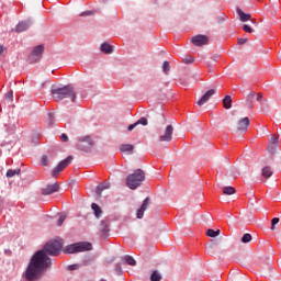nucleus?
Wrapping results in <instances>:
<instances>
[{
    "label": "nucleus",
    "mask_w": 281,
    "mask_h": 281,
    "mask_svg": "<svg viewBox=\"0 0 281 281\" xmlns=\"http://www.w3.org/2000/svg\"><path fill=\"white\" fill-rule=\"evenodd\" d=\"M49 267H52V258L45 251L38 250L36 252V280H41Z\"/></svg>",
    "instance_id": "obj_1"
},
{
    "label": "nucleus",
    "mask_w": 281,
    "mask_h": 281,
    "mask_svg": "<svg viewBox=\"0 0 281 281\" xmlns=\"http://www.w3.org/2000/svg\"><path fill=\"white\" fill-rule=\"evenodd\" d=\"M50 93L55 102H60L65 98H70L71 102H76V91L71 86H64L61 88H52Z\"/></svg>",
    "instance_id": "obj_2"
},
{
    "label": "nucleus",
    "mask_w": 281,
    "mask_h": 281,
    "mask_svg": "<svg viewBox=\"0 0 281 281\" xmlns=\"http://www.w3.org/2000/svg\"><path fill=\"white\" fill-rule=\"evenodd\" d=\"M146 179V173L142 169H136L126 178V186L130 190H137Z\"/></svg>",
    "instance_id": "obj_3"
},
{
    "label": "nucleus",
    "mask_w": 281,
    "mask_h": 281,
    "mask_svg": "<svg viewBox=\"0 0 281 281\" xmlns=\"http://www.w3.org/2000/svg\"><path fill=\"white\" fill-rule=\"evenodd\" d=\"M47 256H58L63 251V240L52 239L46 243L42 249Z\"/></svg>",
    "instance_id": "obj_4"
},
{
    "label": "nucleus",
    "mask_w": 281,
    "mask_h": 281,
    "mask_svg": "<svg viewBox=\"0 0 281 281\" xmlns=\"http://www.w3.org/2000/svg\"><path fill=\"white\" fill-rule=\"evenodd\" d=\"M93 249V245L89 241H79L72 245H68L65 248V254H80L82 251H91Z\"/></svg>",
    "instance_id": "obj_5"
},
{
    "label": "nucleus",
    "mask_w": 281,
    "mask_h": 281,
    "mask_svg": "<svg viewBox=\"0 0 281 281\" xmlns=\"http://www.w3.org/2000/svg\"><path fill=\"white\" fill-rule=\"evenodd\" d=\"M24 277L27 281L36 280V252L33 254L31 262L24 273Z\"/></svg>",
    "instance_id": "obj_6"
},
{
    "label": "nucleus",
    "mask_w": 281,
    "mask_h": 281,
    "mask_svg": "<svg viewBox=\"0 0 281 281\" xmlns=\"http://www.w3.org/2000/svg\"><path fill=\"white\" fill-rule=\"evenodd\" d=\"M74 161V156H68L66 159L61 160L53 170H52V177L56 179L67 166H69Z\"/></svg>",
    "instance_id": "obj_7"
},
{
    "label": "nucleus",
    "mask_w": 281,
    "mask_h": 281,
    "mask_svg": "<svg viewBox=\"0 0 281 281\" xmlns=\"http://www.w3.org/2000/svg\"><path fill=\"white\" fill-rule=\"evenodd\" d=\"M173 133H175V127L172 125H167L165 131L162 133H160V136L158 137V142H161V143L172 142Z\"/></svg>",
    "instance_id": "obj_8"
},
{
    "label": "nucleus",
    "mask_w": 281,
    "mask_h": 281,
    "mask_svg": "<svg viewBox=\"0 0 281 281\" xmlns=\"http://www.w3.org/2000/svg\"><path fill=\"white\" fill-rule=\"evenodd\" d=\"M92 147H93V142L89 136H86L85 138H80L77 144V148L79 150H83L85 153H89V150H91Z\"/></svg>",
    "instance_id": "obj_9"
},
{
    "label": "nucleus",
    "mask_w": 281,
    "mask_h": 281,
    "mask_svg": "<svg viewBox=\"0 0 281 281\" xmlns=\"http://www.w3.org/2000/svg\"><path fill=\"white\" fill-rule=\"evenodd\" d=\"M191 43L195 47H203V45H207V43H210V37L206 35H195L191 38Z\"/></svg>",
    "instance_id": "obj_10"
},
{
    "label": "nucleus",
    "mask_w": 281,
    "mask_h": 281,
    "mask_svg": "<svg viewBox=\"0 0 281 281\" xmlns=\"http://www.w3.org/2000/svg\"><path fill=\"white\" fill-rule=\"evenodd\" d=\"M60 190V187L58 186V182H55L54 184H48L45 188L41 189V194L43 196H49V194H55V192H58Z\"/></svg>",
    "instance_id": "obj_11"
},
{
    "label": "nucleus",
    "mask_w": 281,
    "mask_h": 281,
    "mask_svg": "<svg viewBox=\"0 0 281 281\" xmlns=\"http://www.w3.org/2000/svg\"><path fill=\"white\" fill-rule=\"evenodd\" d=\"M149 205H150V198H146L143 201V204L140 205V207L137 210V213H136L137 218H144V213L146 212V210H148Z\"/></svg>",
    "instance_id": "obj_12"
},
{
    "label": "nucleus",
    "mask_w": 281,
    "mask_h": 281,
    "mask_svg": "<svg viewBox=\"0 0 281 281\" xmlns=\"http://www.w3.org/2000/svg\"><path fill=\"white\" fill-rule=\"evenodd\" d=\"M249 124H251V121L247 116L239 120V122L237 124V131L245 133V131H247V128H249Z\"/></svg>",
    "instance_id": "obj_13"
},
{
    "label": "nucleus",
    "mask_w": 281,
    "mask_h": 281,
    "mask_svg": "<svg viewBox=\"0 0 281 281\" xmlns=\"http://www.w3.org/2000/svg\"><path fill=\"white\" fill-rule=\"evenodd\" d=\"M216 91L214 89L207 90L205 94L201 97V99L198 101L199 106H203V104H206V102L214 95Z\"/></svg>",
    "instance_id": "obj_14"
},
{
    "label": "nucleus",
    "mask_w": 281,
    "mask_h": 281,
    "mask_svg": "<svg viewBox=\"0 0 281 281\" xmlns=\"http://www.w3.org/2000/svg\"><path fill=\"white\" fill-rule=\"evenodd\" d=\"M237 14H238L239 20L241 21V23H245L247 21H251V14L244 13L243 9H240V8H237Z\"/></svg>",
    "instance_id": "obj_15"
},
{
    "label": "nucleus",
    "mask_w": 281,
    "mask_h": 281,
    "mask_svg": "<svg viewBox=\"0 0 281 281\" xmlns=\"http://www.w3.org/2000/svg\"><path fill=\"white\" fill-rule=\"evenodd\" d=\"M254 98H256V92H254V91H250L246 95V106H247V109H254Z\"/></svg>",
    "instance_id": "obj_16"
},
{
    "label": "nucleus",
    "mask_w": 281,
    "mask_h": 281,
    "mask_svg": "<svg viewBox=\"0 0 281 281\" xmlns=\"http://www.w3.org/2000/svg\"><path fill=\"white\" fill-rule=\"evenodd\" d=\"M111 188V183L109 181H104L103 183L97 187V194L100 196L104 190H109Z\"/></svg>",
    "instance_id": "obj_17"
},
{
    "label": "nucleus",
    "mask_w": 281,
    "mask_h": 281,
    "mask_svg": "<svg viewBox=\"0 0 281 281\" xmlns=\"http://www.w3.org/2000/svg\"><path fill=\"white\" fill-rule=\"evenodd\" d=\"M29 27H30V24H29V22H20L16 26H15V29H14V31L15 32H18V33H21V32H25V30H29Z\"/></svg>",
    "instance_id": "obj_18"
},
{
    "label": "nucleus",
    "mask_w": 281,
    "mask_h": 281,
    "mask_svg": "<svg viewBox=\"0 0 281 281\" xmlns=\"http://www.w3.org/2000/svg\"><path fill=\"white\" fill-rule=\"evenodd\" d=\"M135 147L131 144H123L120 146L121 153H127L128 155H132Z\"/></svg>",
    "instance_id": "obj_19"
},
{
    "label": "nucleus",
    "mask_w": 281,
    "mask_h": 281,
    "mask_svg": "<svg viewBox=\"0 0 281 281\" xmlns=\"http://www.w3.org/2000/svg\"><path fill=\"white\" fill-rule=\"evenodd\" d=\"M21 175V169L16 168V169H9L5 173L7 179H12V177H16Z\"/></svg>",
    "instance_id": "obj_20"
},
{
    "label": "nucleus",
    "mask_w": 281,
    "mask_h": 281,
    "mask_svg": "<svg viewBox=\"0 0 281 281\" xmlns=\"http://www.w3.org/2000/svg\"><path fill=\"white\" fill-rule=\"evenodd\" d=\"M99 229L102 236H109L110 229H109V224L106 222L102 221Z\"/></svg>",
    "instance_id": "obj_21"
},
{
    "label": "nucleus",
    "mask_w": 281,
    "mask_h": 281,
    "mask_svg": "<svg viewBox=\"0 0 281 281\" xmlns=\"http://www.w3.org/2000/svg\"><path fill=\"white\" fill-rule=\"evenodd\" d=\"M101 52H103V54H113V46L109 43H103L101 45Z\"/></svg>",
    "instance_id": "obj_22"
},
{
    "label": "nucleus",
    "mask_w": 281,
    "mask_h": 281,
    "mask_svg": "<svg viewBox=\"0 0 281 281\" xmlns=\"http://www.w3.org/2000/svg\"><path fill=\"white\" fill-rule=\"evenodd\" d=\"M223 106L226 110L232 109V95L227 94V95L224 97V99H223Z\"/></svg>",
    "instance_id": "obj_23"
},
{
    "label": "nucleus",
    "mask_w": 281,
    "mask_h": 281,
    "mask_svg": "<svg viewBox=\"0 0 281 281\" xmlns=\"http://www.w3.org/2000/svg\"><path fill=\"white\" fill-rule=\"evenodd\" d=\"M45 52V45L41 44L36 46V60L43 58V53Z\"/></svg>",
    "instance_id": "obj_24"
},
{
    "label": "nucleus",
    "mask_w": 281,
    "mask_h": 281,
    "mask_svg": "<svg viewBox=\"0 0 281 281\" xmlns=\"http://www.w3.org/2000/svg\"><path fill=\"white\" fill-rule=\"evenodd\" d=\"M91 207H92V210L94 212V216L97 218H100L102 216V209H100V206L98 204H95V203H92Z\"/></svg>",
    "instance_id": "obj_25"
},
{
    "label": "nucleus",
    "mask_w": 281,
    "mask_h": 281,
    "mask_svg": "<svg viewBox=\"0 0 281 281\" xmlns=\"http://www.w3.org/2000/svg\"><path fill=\"white\" fill-rule=\"evenodd\" d=\"M262 177L265 179H269V177L273 176V171L271 170V167H265L261 172Z\"/></svg>",
    "instance_id": "obj_26"
},
{
    "label": "nucleus",
    "mask_w": 281,
    "mask_h": 281,
    "mask_svg": "<svg viewBox=\"0 0 281 281\" xmlns=\"http://www.w3.org/2000/svg\"><path fill=\"white\" fill-rule=\"evenodd\" d=\"M206 236L210 238H216V236H221V229L214 231L212 228L206 231Z\"/></svg>",
    "instance_id": "obj_27"
},
{
    "label": "nucleus",
    "mask_w": 281,
    "mask_h": 281,
    "mask_svg": "<svg viewBox=\"0 0 281 281\" xmlns=\"http://www.w3.org/2000/svg\"><path fill=\"white\" fill-rule=\"evenodd\" d=\"M123 259L125 260L126 265H130L131 267H135V265H137V261H135V258H133L130 255L124 256Z\"/></svg>",
    "instance_id": "obj_28"
},
{
    "label": "nucleus",
    "mask_w": 281,
    "mask_h": 281,
    "mask_svg": "<svg viewBox=\"0 0 281 281\" xmlns=\"http://www.w3.org/2000/svg\"><path fill=\"white\" fill-rule=\"evenodd\" d=\"M150 281H161V273L155 270L150 276Z\"/></svg>",
    "instance_id": "obj_29"
},
{
    "label": "nucleus",
    "mask_w": 281,
    "mask_h": 281,
    "mask_svg": "<svg viewBox=\"0 0 281 281\" xmlns=\"http://www.w3.org/2000/svg\"><path fill=\"white\" fill-rule=\"evenodd\" d=\"M223 193L228 195L236 194V189L234 187H225Z\"/></svg>",
    "instance_id": "obj_30"
},
{
    "label": "nucleus",
    "mask_w": 281,
    "mask_h": 281,
    "mask_svg": "<svg viewBox=\"0 0 281 281\" xmlns=\"http://www.w3.org/2000/svg\"><path fill=\"white\" fill-rule=\"evenodd\" d=\"M182 61L184 65H192V63H194V57L187 55L182 58Z\"/></svg>",
    "instance_id": "obj_31"
},
{
    "label": "nucleus",
    "mask_w": 281,
    "mask_h": 281,
    "mask_svg": "<svg viewBox=\"0 0 281 281\" xmlns=\"http://www.w3.org/2000/svg\"><path fill=\"white\" fill-rule=\"evenodd\" d=\"M270 144L274 145V148H280V139L276 136H271Z\"/></svg>",
    "instance_id": "obj_32"
},
{
    "label": "nucleus",
    "mask_w": 281,
    "mask_h": 281,
    "mask_svg": "<svg viewBox=\"0 0 281 281\" xmlns=\"http://www.w3.org/2000/svg\"><path fill=\"white\" fill-rule=\"evenodd\" d=\"M4 100H8V102H12L14 100V91L10 90L4 94Z\"/></svg>",
    "instance_id": "obj_33"
},
{
    "label": "nucleus",
    "mask_w": 281,
    "mask_h": 281,
    "mask_svg": "<svg viewBox=\"0 0 281 281\" xmlns=\"http://www.w3.org/2000/svg\"><path fill=\"white\" fill-rule=\"evenodd\" d=\"M139 124H142V126H148V119L146 117H140L138 121H136V126H139Z\"/></svg>",
    "instance_id": "obj_34"
},
{
    "label": "nucleus",
    "mask_w": 281,
    "mask_h": 281,
    "mask_svg": "<svg viewBox=\"0 0 281 281\" xmlns=\"http://www.w3.org/2000/svg\"><path fill=\"white\" fill-rule=\"evenodd\" d=\"M162 70H164V74L166 75L170 74V61H165L162 64Z\"/></svg>",
    "instance_id": "obj_35"
},
{
    "label": "nucleus",
    "mask_w": 281,
    "mask_h": 281,
    "mask_svg": "<svg viewBox=\"0 0 281 281\" xmlns=\"http://www.w3.org/2000/svg\"><path fill=\"white\" fill-rule=\"evenodd\" d=\"M41 166H48L49 164V157L47 155H43L41 160H40Z\"/></svg>",
    "instance_id": "obj_36"
},
{
    "label": "nucleus",
    "mask_w": 281,
    "mask_h": 281,
    "mask_svg": "<svg viewBox=\"0 0 281 281\" xmlns=\"http://www.w3.org/2000/svg\"><path fill=\"white\" fill-rule=\"evenodd\" d=\"M241 243H245V244L251 243V234L249 233L244 234V236L241 237Z\"/></svg>",
    "instance_id": "obj_37"
},
{
    "label": "nucleus",
    "mask_w": 281,
    "mask_h": 281,
    "mask_svg": "<svg viewBox=\"0 0 281 281\" xmlns=\"http://www.w3.org/2000/svg\"><path fill=\"white\" fill-rule=\"evenodd\" d=\"M66 218H67V215H66V214H61V215L59 216V218H58V221H57L58 227H63V223H65Z\"/></svg>",
    "instance_id": "obj_38"
},
{
    "label": "nucleus",
    "mask_w": 281,
    "mask_h": 281,
    "mask_svg": "<svg viewBox=\"0 0 281 281\" xmlns=\"http://www.w3.org/2000/svg\"><path fill=\"white\" fill-rule=\"evenodd\" d=\"M217 245H218V240L213 239V240L211 241V244H209V245L206 246V249L212 250V249H214Z\"/></svg>",
    "instance_id": "obj_39"
},
{
    "label": "nucleus",
    "mask_w": 281,
    "mask_h": 281,
    "mask_svg": "<svg viewBox=\"0 0 281 281\" xmlns=\"http://www.w3.org/2000/svg\"><path fill=\"white\" fill-rule=\"evenodd\" d=\"M115 273H116V276H122V273H124V271L122 270L121 263L115 265Z\"/></svg>",
    "instance_id": "obj_40"
},
{
    "label": "nucleus",
    "mask_w": 281,
    "mask_h": 281,
    "mask_svg": "<svg viewBox=\"0 0 281 281\" xmlns=\"http://www.w3.org/2000/svg\"><path fill=\"white\" fill-rule=\"evenodd\" d=\"M280 223V218L278 217H273L271 221V229H276V225H278Z\"/></svg>",
    "instance_id": "obj_41"
},
{
    "label": "nucleus",
    "mask_w": 281,
    "mask_h": 281,
    "mask_svg": "<svg viewBox=\"0 0 281 281\" xmlns=\"http://www.w3.org/2000/svg\"><path fill=\"white\" fill-rule=\"evenodd\" d=\"M268 150H269V153H271V155H274V153L278 150V148H276V145L270 143L268 146Z\"/></svg>",
    "instance_id": "obj_42"
},
{
    "label": "nucleus",
    "mask_w": 281,
    "mask_h": 281,
    "mask_svg": "<svg viewBox=\"0 0 281 281\" xmlns=\"http://www.w3.org/2000/svg\"><path fill=\"white\" fill-rule=\"evenodd\" d=\"M243 30L244 32H247V34H251L254 32V30L251 29V26L244 24L243 25Z\"/></svg>",
    "instance_id": "obj_43"
},
{
    "label": "nucleus",
    "mask_w": 281,
    "mask_h": 281,
    "mask_svg": "<svg viewBox=\"0 0 281 281\" xmlns=\"http://www.w3.org/2000/svg\"><path fill=\"white\" fill-rule=\"evenodd\" d=\"M60 139L61 142H69V136H67V134H61Z\"/></svg>",
    "instance_id": "obj_44"
},
{
    "label": "nucleus",
    "mask_w": 281,
    "mask_h": 281,
    "mask_svg": "<svg viewBox=\"0 0 281 281\" xmlns=\"http://www.w3.org/2000/svg\"><path fill=\"white\" fill-rule=\"evenodd\" d=\"M247 43V38H238V45H245Z\"/></svg>",
    "instance_id": "obj_45"
},
{
    "label": "nucleus",
    "mask_w": 281,
    "mask_h": 281,
    "mask_svg": "<svg viewBox=\"0 0 281 281\" xmlns=\"http://www.w3.org/2000/svg\"><path fill=\"white\" fill-rule=\"evenodd\" d=\"M137 126V123L131 124L127 127V131H133Z\"/></svg>",
    "instance_id": "obj_46"
},
{
    "label": "nucleus",
    "mask_w": 281,
    "mask_h": 281,
    "mask_svg": "<svg viewBox=\"0 0 281 281\" xmlns=\"http://www.w3.org/2000/svg\"><path fill=\"white\" fill-rule=\"evenodd\" d=\"M260 100H262V93L259 92V93L257 94V102H260Z\"/></svg>",
    "instance_id": "obj_47"
},
{
    "label": "nucleus",
    "mask_w": 281,
    "mask_h": 281,
    "mask_svg": "<svg viewBox=\"0 0 281 281\" xmlns=\"http://www.w3.org/2000/svg\"><path fill=\"white\" fill-rule=\"evenodd\" d=\"M91 11H86L85 13L81 14V16H90Z\"/></svg>",
    "instance_id": "obj_48"
},
{
    "label": "nucleus",
    "mask_w": 281,
    "mask_h": 281,
    "mask_svg": "<svg viewBox=\"0 0 281 281\" xmlns=\"http://www.w3.org/2000/svg\"><path fill=\"white\" fill-rule=\"evenodd\" d=\"M45 87H47V81H44V82L41 85V89H45Z\"/></svg>",
    "instance_id": "obj_49"
},
{
    "label": "nucleus",
    "mask_w": 281,
    "mask_h": 281,
    "mask_svg": "<svg viewBox=\"0 0 281 281\" xmlns=\"http://www.w3.org/2000/svg\"><path fill=\"white\" fill-rule=\"evenodd\" d=\"M4 49L3 45H0V54H3Z\"/></svg>",
    "instance_id": "obj_50"
},
{
    "label": "nucleus",
    "mask_w": 281,
    "mask_h": 281,
    "mask_svg": "<svg viewBox=\"0 0 281 281\" xmlns=\"http://www.w3.org/2000/svg\"><path fill=\"white\" fill-rule=\"evenodd\" d=\"M76 266H69L68 267V269L70 270V271H74V268H75Z\"/></svg>",
    "instance_id": "obj_51"
},
{
    "label": "nucleus",
    "mask_w": 281,
    "mask_h": 281,
    "mask_svg": "<svg viewBox=\"0 0 281 281\" xmlns=\"http://www.w3.org/2000/svg\"><path fill=\"white\" fill-rule=\"evenodd\" d=\"M251 23L256 24V19H252V20H251Z\"/></svg>",
    "instance_id": "obj_52"
},
{
    "label": "nucleus",
    "mask_w": 281,
    "mask_h": 281,
    "mask_svg": "<svg viewBox=\"0 0 281 281\" xmlns=\"http://www.w3.org/2000/svg\"><path fill=\"white\" fill-rule=\"evenodd\" d=\"M37 139H41V134H37Z\"/></svg>",
    "instance_id": "obj_53"
},
{
    "label": "nucleus",
    "mask_w": 281,
    "mask_h": 281,
    "mask_svg": "<svg viewBox=\"0 0 281 281\" xmlns=\"http://www.w3.org/2000/svg\"><path fill=\"white\" fill-rule=\"evenodd\" d=\"M34 52H35V50H33L32 56H34Z\"/></svg>",
    "instance_id": "obj_54"
}]
</instances>
